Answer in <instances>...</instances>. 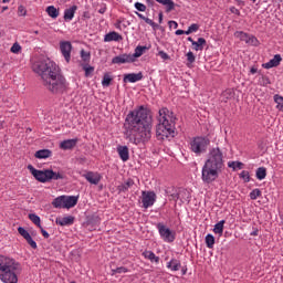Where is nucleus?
I'll return each instance as SVG.
<instances>
[{"label": "nucleus", "instance_id": "1", "mask_svg": "<svg viewBox=\"0 0 283 283\" xmlns=\"http://www.w3.org/2000/svg\"><path fill=\"white\" fill-rule=\"evenodd\" d=\"M153 127L154 118L151 117V111L146 106H138L126 115L124 128L127 140L133 145L149 143L151 140Z\"/></svg>", "mask_w": 283, "mask_h": 283}, {"label": "nucleus", "instance_id": "2", "mask_svg": "<svg viewBox=\"0 0 283 283\" xmlns=\"http://www.w3.org/2000/svg\"><path fill=\"white\" fill-rule=\"evenodd\" d=\"M32 70L35 74H39L42 78L43 86L46 87L49 92H52V94H59L67 87L65 77L61 75V69L50 59L34 62Z\"/></svg>", "mask_w": 283, "mask_h": 283}, {"label": "nucleus", "instance_id": "3", "mask_svg": "<svg viewBox=\"0 0 283 283\" xmlns=\"http://www.w3.org/2000/svg\"><path fill=\"white\" fill-rule=\"evenodd\" d=\"M224 167V156L219 147L210 149L208 159L201 169V180L206 185H211L218 180L222 168Z\"/></svg>", "mask_w": 283, "mask_h": 283}, {"label": "nucleus", "instance_id": "4", "mask_svg": "<svg viewBox=\"0 0 283 283\" xmlns=\"http://www.w3.org/2000/svg\"><path fill=\"white\" fill-rule=\"evenodd\" d=\"M158 124L156 126V136L158 140H167L174 138L176 127V116L169 108L164 107L159 109L157 116Z\"/></svg>", "mask_w": 283, "mask_h": 283}, {"label": "nucleus", "instance_id": "5", "mask_svg": "<svg viewBox=\"0 0 283 283\" xmlns=\"http://www.w3.org/2000/svg\"><path fill=\"white\" fill-rule=\"evenodd\" d=\"M23 268L14 259L0 255V280L3 283H19Z\"/></svg>", "mask_w": 283, "mask_h": 283}, {"label": "nucleus", "instance_id": "6", "mask_svg": "<svg viewBox=\"0 0 283 283\" xmlns=\"http://www.w3.org/2000/svg\"><path fill=\"white\" fill-rule=\"evenodd\" d=\"M28 169L30 174L38 180V182H50V180H63V175L52 169L39 170L34 166L29 165Z\"/></svg>", "mask_w": 283, "mask_h": 283}, {"label": "nucleus", "instance_id": "7", "mask_svg": "<svg viewBox=\"0 0 283 283\" xmlns=\"http://www.w3.org/2000/svg\"><path fill=\"white\" fill-rule=\"evenodd\" d=\"M209 145H211V140L205 136L193 137L189 143V149L192 154L197 156H202V154H207V149H209Z\"/></svg>", "mask_w": 283, "mask_h": 283}, {"label": "nucleus", "instance_id": "8", "mask_svg": "<svg viewBox=\"0 0 283 283\" xmlns=\"http://www.w3.org/2000/svg\"><path fill=\"white\" fill-rule=\"evenodd\" d=\"M157 230L164 242H174L176 240V232L165 226V223H157Z\"/></svg>", "mask_w": 283, "mask_h": 283}, {"label": "nucleus", "instance_id": "9", "mask_svg": "<svg viewBox=\"0 0 283 283\" xmlns=\"http://www.w3.org/2000/svg\"><path fill=\"white\" fill-rule=\"evenodd\" d=\"M52 205L55 209H72V196L56 197Z\"/></svg>", "mask_w": 283, "mask_h": 283}, {"label": "nucleus", "instance_id": "10", "mask_svg": "<svg viewBox=\"0 0 283 283\" xmlns=\"http://www.w3.org/2000/svg\"><path fill=\"white\" fill-rule=\"evenodd\" d=\"M155 202H156V192L154 191L142 192V203L144 209H149V207H154Z\"/></svg>", "mask_w": 283, "mask_h": 283}, {"label": "nucleus", "instance_id": "11", "mask_svg": "<svg viewBox=\"0 0 283 283\" xmlns=\"http://www.w3.org/2000/svg\"><path fill=\"white\" fill-rule=\"evenodd\" d=\"M60 50L62 53V56H64L66 63H70V60L72 57V42L70 41H62L60 42Z\"/></svg>", "mask_w": 283, "mask_h": 283}, {"label": "nucleus", "instance_id": "12", "mask_svg": "<svg viewBox=\"0 0 283 283\" xmlns=\"http://www.w3.org/2000/svg\"><path fill=\"white\" fill-rule=\"evenodd\" d=\"M234 36L237 39H240V41H244V43H252L253 45H255V43L258 42L256 36L249 35L248 33H244L243 31H237L234 33Z\"/></svg>", "mask_w": 283, "mask_h": 283}, {"label": "nucleus", "instance_id": "13", "mask_svg": "<svg viewBox=\"0 0 283 283\" xmlns=\"http://www.w3.org/2000/svg\"><path fill=\"white\" fill-rule=\"evenodd\" d=\"M123 81L124 83H138L143 81V72L125 74Z\"/></svg>", "mask_w": 283, "mask_h": 283}, {"label": "nucleus", "instance_id": "14", "mask_svg": "<svg viewBox=\"0 0 283 283\" xmlns=\"http://www.w3.org/2000/svg\"><path fill=\"white\" fill-rule=\"evenodd\" d=\"M84 178L87 180V182H90L91 185H98V182H101V178H103L101 176V174L98 172H93V171H88L84 175Z\"/></svg>", "mask_w": 283, "mask_h": 283}, {"label": "nucleus", "instance_id": "15", "mask_svg": "<svg viewBox=\"0 0 283 283\" xmlns=\"http://www.w3.org/2000/svg\"><path fill=\"white\" fill-rule=\"evenodd\" d=\"M112 41H123V35L116 31L108 32L104 35V43H112Z\"/></svg>", "mask_w": 283, "mask_h": 283}, {"label": "nucleus", "instance_id": "16", "mask_svg": "<svg viewBox=\"0 0 283 283\" xmlns=\"http://www.w3.org/2000/svg\"><path fill=\"white\" fill-rule=\"evenodd\" d=\"M112 63L120 65L123 63H134L129 54H122L113 57Z\"/></svg>", "mask_w": 283, "mask_h": 283}, {"label": "nucleus", "instance_id": "17", "mask_svg": "<svg viewBox=\"0 0 283 283\" xmlns=\"http://www.w3.org/2000/svg\"><path fill=\"white\" fill-rule=\"evenodd\" d=\"M117 154L123 163L129 160V148L127 146H117Z\"/></svg>", "mask_w": 283, "mask_h": 283}, {"label": "nucleus", "instance_id": "18", "mask_svg": "<svg viewBox=\"0 0 283 283\" xmlns=\"http://www.w3.org/2000/svg\"><path fill=\"white\" fill-rule=\"evenodd\" d=\"M282 63V55L276 54L272 60H270L268 63L263 64V67L265 70H271V67H277Z\"/></svg>", "mask_w": 283, "mask_h": 283}, {"label": "nucleus", "instance_id": "19", "mask_svg": "<svg viewBox=\"0 0 283 283\" xmlns=\"http://www.w3.org/2000/svg\"><path fill=\"white\" fill-rule=\"evenodd\" d=\"M147 50H149V46H143V45L136 46L135 52L133 54H129L133 63L137 59H140V56H143V54H145V52H147Z\"/></svg>", "mask_w": 283, "mask_h": 283}, {"label": "nucleus", "instance_id": "20", "mask_svg": "<svg viewBox=\"0 0 283 283\" xmlns=\"http://www.w3.org/2000/svg\"><path fill=\"white\" fill-rule=\"evenodd\" d=\"M142 255L145 258V260H149V262H155V264H158L160 262V256H157L156 253L151 250H145Z\"/></svg>", "mask_w": 283, "mask_h": 283}, {"label": "nucleus", "instance_id": "21", "mask_svg": "<svg viewBox=\"0 0 283 283\" xmlns=\"http://www.w3.org/2000/svg\"><path fill=\"white\" fill-rule=\"evenodd\" d=\"M168 271H172V272H176V271H180L182 264L180 263V260L178 259H171L167 264H166Z\"/></svg>", "mask_w": 283, "mask_h": 283}, {"label": "nucleus", "instance_id": "22", "mask_svg": "<svg viewBox=\"0 0 283 283\" xmlns=\"http://www.w3.org/2000/svg\"><path fill=\"white\" fill-rule=\"evenodd\" d=\"M177 199L181 202H189L191 200V192L187 189H181L177 195Z\"/></svg>", "mask_w": 283, "mask_h": 283}, {"label": "nucleus", "instance_id": "23", "mask_svg": "<svg viewBox=\"0 0 283 283\" xmlns=\"http://www.w3.org/2000/svg\"><path fill=\"white\" fill-rule=\"evenodd\" d=\"M205 45H207V40H205V38H198L197 41L192 42V49L196 52H201V50H205Z\"/></svg>", "mask_w": 283, "mask_h": 283}, {"label": "nucleus", "instance_id": "24", "mask_svg": "<svg viewBox=\"0 0 283 283\" xmlns=\"http://www.w3.org/2000/svg\"><path fill=\"white\" fill-rule=\"evenodd\" d=\"M55 224H59L60 227H70V224H72V216L57 217L55 219Z\"/></svg>", "mask_w": 283, "mask_h": 283}, {"label": "nucleus", "instance_id": "25", "mask_svg": "<svg viewBox=\"0 0 283 283\" xmlns=\"http://www.w3.org/2000/svg\"><path fill=\"white\" fill-rule=\"evenodd\" d=\"M132 187H134V179H127L124 184L118 186V191L126 193Z\"/></svg>", "mask_w": 283, "mask_h": 283}, {"label": "nucleus", "instance_id": "26", "mask_svg": "<svg viewBox=\"0 0 283 283\" xmlns=\"http://www.w3.org/2000/svg\"><path fill=\"white\" fill-rule=\"evenodd\" d=\"M157 3L165 6L166 12H171L176 8L174 0H155Z\"/></svg>", "mask_w": 283, "mask_h": 283}, {"label": "nucleus", "instance_id": "27", "mask_svg": "<svg viewBox=\"0 0 283 283\" xmlns=\"http://www.w3.org/2000/svg\"><path fill=\"white\" fill-rule=\"evenodd\" d=\"M157 3L165 6L166 12H171L176 8L174 0H155Z\"/></svg>", "mask_w": 283, "mask_h": 283}, {"label": "nucleus", "instance_id": "28", "mask_svg": "<svg viewBox=\"0 0 283 283\" xmlns=\"http://www.w3.org/2000/svg\"><path fill=\"white\" fill-rule=\"evenodd\" d=\"M34 156H35V158H39L40 160L45 159V158H50V156H52V150L41 149V150H38Z\"/></svg>", "mask_w": 283, "mask_h": 283}, {"label": "nucleus", "instance_id": "29", "mask_svg": "<svg viewBox=\"0 0 283 283\" xmlns=\"http://www.w3.org/2000/svg\"><path fill=\"white\" fill-rule=\"evenodd\" d=\"M220 98L222 103H227L228 101H230V98H233V90L227 88L226 91L222 92Z\"/></svg>", "mask_w": 283, "mask_h": 283}, {"label": "nucleus", "instance_id": "30", "mask_svg": "<svg viewBox=\"0 0 283 283\" xmlns=\"http://www.w3.org/2000/svg\"><path fill=\"white\" fill-rule=\"evenodd\" d=\"M224 220L219 221L214 224L213 233H217L218 235H222L224 233Z\"/></svg>", "mask_w": 283, "mask_h": 283}, {"label": "nucleus", "instance_id": "31", "mask_svg": "<svg viewBox=\"0 0 283 283\" xmlns=\"http://www.w3.org/2000/svg\"><path fill=\"white\" fill-rule=\"evenodd\" d=\"M96 224H101V218L96 214H93L87 220V227H96Z\"/></svg>", "mask_w": 283, "mask_h": 283}, {"label": "nucleus", "instance_id": "32", "mask_svg": "<svg viewBox=\"0 0 283 283\" xmlns=\"http://www.w3.org/2000/svg\"><path fill=\"white\" fill-rule=\"evenodd\" d=\"M255 177L258 180H264L266 178V168L265 167H259L255 172Z\"/></svg>", "mask_w": 283, "mask_h": 283}, {"label": "nucleus", "instance_id": "33", "mask_svg": "<svg viewBox=\"0 0 283 283\" xmlns=\"http://www.w3.org/2000/svg\"><path fill=\"white\" fill-rule=\"evenodd\" d=\"M29 220L35 224L39 229H41V217L35 214V213H30L29 214Z\"/></svg>", "mask_w": 283, "mask_h": 283}, {"label": "nucleus", "instance_id": "34", "mask_svg": "<svg viewBox=\"0 0 283 283\" xmlns=\"http://www.w3.org/2000/svg\"><path fill=\"white\" fill-rule=\"evenodd\" d=\"M216 244V237L213 234H207L206 235V245L208 249H213V245Z\"/></svg>", "mask_w": 283, "mask_h": 283}, {"label": "nucleus", "instance_id": "35", "mask_svg": "<svg viewBox=\"0 0 283 283\" xmlns=\"http://www.w3.org/2000/svg\"><path fill=\"white\" fill-rule=\"evenodd\" d=\"M46 13L51 19H56L59 17V10L54 8V6H50L46 8Z\"/></svg>", "mask_w": 283, "mask_h": 283}, {"label": "nucleus", "instance_id": "36", "mask_svg": "<svg viewBox=\"0 0 283 283\" xmlns=\"http://www.w3.org/2000/svg\"><path fill=\"white\" fill-rule=\"evenodd\" d=\"M82 70H84L86 78H90L94 74V66L90 64H83Z\"/></svg>", "mask_w": 283, "mask_h": 283}, {"label": "nucleus", "instance_id": "37", "mask_svg": "<svg viewBox=\"0 0 283 283\" xmlns=\"http://www.w3.org/2000/svg\"><path fill=\"white\" fill-rule=\"evenodd\" d=\"M228 167L235 171L237 169H242V167H244V164H242V161H229Z\"/></svg>", "mask_w": 283, "mask_h": 283}, {"label": "nucleus", "instance_id": "38", "mask_svg": "<svg viewBox=\"0 0 283 283\" xmlns=\"http://www.w3.org/2000/svg\"><path fill=\"white\" fill-rule=\"evenodd\" d=\"M262 197V191L258 188L253 189L251 192H250V199L251 200H258L259 198Z\"/></svg>", "mask_w": 283, "mask_h": 283}, {"label": "nucleus", "instance_id": "39", "mask_svg": "<svg viewBox=\"0 0 283 283\" xmlns=\"http://www.w3.org/2000/svg\"><path fill=\"white\" fill-rule=\"evenodd\" d=\"M239 178L241 180H243V182H250L251 181V175L249 174L248 170L241 171V174H239Z\"/></svg>", "mask_w": 283, "mask_h": 283}, {"label": "nucleus", "instance_id": "40", "mask_svg": "<svg viewBox=\"0 0 283 283\" xmlns=\"http://www.w3.org/2000/svg\"><path fill=\"white\" fill-rule=\"evenodd\" d=\"M60 149H64V150L72 149V139H66L61 142Z\"/></svg>", "mask_w": 283, "mask_h": 283}, {"label": "nucleus", "instance_id": "41", "mask_svg": "<svg viewBox=\"0 0 283 283\" xmlns=\"http://www.w3.org/2000/svg\"><path fill=\"white\" fill-rule=\"evenodd\" d=\"M102 85L103 87H109V85H112V76H109V74L104 75L102 80Z\"/></svg>", "mask_w": 283, "mask_h": 283}, {"label": "nucleus", "instance_id": "42", "mask_svg": "<svg viewBox=\"0 0 283 283\" xmlns=\"http://www.w3.org/2000/svg\"><path fill=\"white\" fill-rule=\"evenodd\" d=\"M112 273H113V275H116L117 273L118 274H120V273H129V269H127L125 266H119V268L113 269Z\"/></svg>", "mask_w": 283, "mask_h": 283}, {"label": "nucleus", "instance_id": "43", "mask_svg": "<svg viewBox=\"0 0 283 283\" xmlns=\"http://www.w3.org/2000/svg\"><path fill=\"white\" fill-rule=\"evenodd\" d=\"M18 233H20V235L24 238V240H27L30 237V232H28V230H25V228L23 227L18 228Z\"/></svg>", "mask_w": 283, "mask_h": 283}, {"label": "nucleus", "instance_id": "44", "mask_svg": "<svg viewBox=\"0 0 283 283\" xmlns=\"http://www.w3.org/2000/svg\"><path fill=\"white\" fill-rule=\"evenodd\" d=\"M27 14H28V10L23 7V4H20L18 7V15L25 17Z\"/></svg>", "mask_w": 283, "mask_h": 283}, {"label": "nucleus", "instance_id": "45", "mask_svg": "<svg viewBox=\"0 0 283 283\" xmlns=\"http://www.w3.org/2000/svg\"><path fill=\"white\" fill-rule=\"evenodd\" d=\"M64 20L65 21H72V7L65 10L64 12Z\"/></svg>", "mask_w": 283, "mask_h": 283}, {"label": "nucleus", "instance_id": "46", "mask_svg": "<svg viewBox=\"0 0 283 283\" xmlns=\"http://www.w3.org/2000/svg\"><path fill=\"white\" fill-rule=\"evenodd\" d=\"M135 8H136V10H138V12H145L147 10V6H145L142 2H136Z\"/></svg>", "mask_w": 283, "mask_h": 283}, {"label": "nucleus", "instance_id": "47", "mask_svg": "<svg viewBox=\"0 0 283 283\" xmlns=\"http://www.w3.org/2000/svg\"><path fill=\"white\" fill-rule=\"evenodd\" d=\"M81 59L84 60L85 62L90 61L91 59L90 52L85 50H81Z\"/></svg>", "mask_w": 283, "mask_h": 283}, {"label": "nucleus", "instance_id": "48", "mask_svg": "<svg viewBox=\"0 0 283 283\" xmlns=\"http://www.w3.org/2000/svg\"><path fill=\"white\" fill-rule=\"evenodd\" d=\"M11 52L13 54H19V52H21V45L19 43H14L12 46H11Z\"/></svg>", "mask_w": 283, "mask_h": 283}, {"label": "nucleus", "instance_id": "49", "mask_svg": "<svg viewBox=\"0 0 283 283\" xmlns=\"http://www.w3.org/2000/svg\"><path fill=\"white\" fill-rule=\"evenodd\" d=\"M158 56H160V59H163V61H169V59H171L169 56V54H167V52H165V51H159Z\"/></svg>", "mask_w": 283, "mask_h": 283}, {"label": "nucleus", "instance_id": "50", "mask_svg": "<svg viewBox=\"0 0 283 283\" xmlns=\"http://www.w3.org/2000/svg\"><path fill=\"white\" fill-rule=\"evenodd\" d=\"M28 244L31 247V249H36V241L32 240V235H30L28 239H25Z\"/></svg>", "mask_w": 283, "mask_h": 283}, {"label": "nucleus", "instance_id": "51", "mask_svg": "<svg viewBox=\"0 0 283 283\" xmlns=\"http://www.w3.org/2000/svg\"><path fill=\"white\" fill-rule=\"evenodd\" d=\"M186 56H187L188 62H190V63L196 62V55H193V52L189 51Z\"/></svg>", "mask_w": 283, "mask_h": 283}, {"label": "nucleus", "instance_id": "52", "mask_svg": "<svg viewBox=\"0 0 283 283\" xmlns=\"http://www.w3.org/2000/svg\"><path fill=\"white\" fill-rule=\"evenodd\" d=\"M188 30H190V32H196L197 30H200V25L192 23L191 25L188 27Z\"/></svg>", "mask_w": 283, "mask_h": 283}, {"label": "nucleus", "instance_id": "53", "mask_svg": "<svg viewBox=\"0 0 283 283\" xmlns=\"http://www.w3.org/2000/svg\"><path fill=\"white\" fill-rule=\"evenodd\" d=\"M230 12L232 14H235L237 17H240V9H238L235 7H230Z\"/></svg>", "mask_w": 283, "mask_h": 283}, {"label": "nucleus", "instance_id": "54", "mask_svg": "<svg viewBox=\"0 0 283 283\" xmlns=\"http://www.w3.org/2000/svg\"><path fill=\"white\" fill-rule=\"evenodd\" d=\"M40 231H41L43 238H45V240H48V238H50V233H48V231H45V229H43V226H41Z\"/></svg>", "mask_w": 283, "mask_h": 283}, {"label": "nucleus", "instance_id": "55", "mask_svg": "<svg viewBox=\"0 0 283 283\" xmlns=\"http://www.w3.org/2000/svg\"><path fill=\"white\" fill-rule=\"evenodd\" d=\"M168 24H169V28H174L175 30L178 28V22H176V21H174V20H170V21L168 22Z\"/></svg>", "mask_w": 283, "mask_h": 283}, {"label": "nucleus", "instance_id": "56", "mask_svg": "<svg viewBox=\"0 0 283 283\" xmlns=\"http://www.w3.org/2000/svg\"><path fill=\"white\" fill-rule=\"evenodd\" d=\"M77 202H78V196H73L72 197V207H76Z\"/></svg>", "mask_w": 283, "mask_h": 283}, {"label": "nucleus", "instance_id": "57", "mask_svg": "<svg viewBox=\"0 0 283 283\" xmlns=\"http://www.w3.org/2000/svg\"><path fill=\"white\" fill-rule=\"evenodd\" d=\"M145 23H147L148 25H154V20L149 19V18H146L145 20Z\"/></svg>", "mask_w": 283, "mask_h": 283}, {"label": "nucleus", "instance_id": "58", "mask_svg": "<svg viewBox=\"0 0 283 283\" xmlns=\"http://www.w3.org/2000/svg\"><path fill=\"white\" fill-rule=\"evenodd\" d=\"M146 3H147V6H149V8H154V6H155L154 0H146Z\"/></svg>", "mask_w": 283, "mask_h": 283}, {"label": "nucleus", "instance_id": "59", "mask_svg": "<svg viewBox=\"0 0 283 283\" xmlns=\"http://www.w3.org/2000/svg\"><path fill=\"white\" fill-rule=\"evenodd\" d=\"M175 34H176L177 36H180V35H182V34H185V30L179 29V30H177V31L175 32Z\"/></svg>", "mask_w": 283, "mask_h": 283}, {"label": "nucleus", "instance_id": "60", "mask_svg": "<svg viewBox=\"0 0 283 283\" xmlns=\"http://www.w3.org/2000/svg\"><path fill=\"white\" fill-rule=\"evenodd\" d=\"M138 19H142L143 21H145V19H147V17L143 15V13L136 12Z\"/></svg>", "mask_w": 283, "mask_h": 283}, {"label": "nucleus", "instance_id": "61", "mask_svg": "<svg viewBox=\"0 0 283 283\" xmlns=\"http://www.w3.org/2000/svg\"><path fill=\"white\" fill-rule=\"evenodd\" d=\"M105 12H107V8L103 7L98 10L99 14H105Z\"/></svg>", "mask_w": 283, "mask_h": 283}, {"label": "nucleus", "instance_id": "62", "mask_svg": "<svg viewBox=\"0 0 283 283\" xmlns=\"http://www.w3.org/2000/svg\"><path fill=\"white\" fill-rule=\"evenodd\" d=\"M250 73L251 74H258V69L256 67H251Z\"/></svg>", "mask_w": 283, "mask_h": 283}, {"label": "nucleus", "instance_id": "63", "mask_svg": "<svg viewBox=\"0 0 283 283\" xmlns=\"http://www.w3.org/2000/svg\"><path fill=\"white\" fill-rule=\"evenodd\" d=\"M159 23H163V12L159 13Z\"/></svg>", "mask_w": 283, "mask_h": 283}, {"label": "nucleus", "instance_id": "64", "mask_svg": "<svg viewBox=\"0 0 283 283\" xmlns=\"http://www.w3.org/2000/svg\"><path fill=\"white\" fill-rule=\"evenodd\" d=\"M250 235H258V230L252 231Z\"/></svg>", "mask_w": 283, "mask_h": 283}]
</instances>
